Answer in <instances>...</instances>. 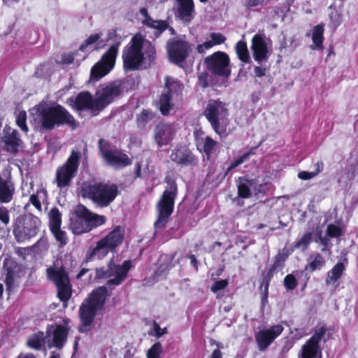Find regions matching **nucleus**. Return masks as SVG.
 Here are the masks:
<instances>
[{
	"label": "nucleus",
	"mask_w": 358,
	"mask_h": 358,
	"mask_svg": "<svg viewBox=\"0 0 358 358\" xmlns=\"http://www.w3.org/2000/svg\"><path fill=\"white\" fill-rule=\"evenodd\" d=\"M210 37L214 45L222 44L226 41V37L220 33H211Z\"/></svg>",
	"instance_id": "55"
},
{
	"label": "nucleus",
	"mask_w": 358,
	"mask_h": 358,
	"mask_svg": "<svg viewBox=\"0 0 358 358\" xmlns=\"http://www.w3.org/2000/svg\"><path fill=\"white\" fill-rule=\"evenodd\" d=\"M251 50L254 59L262 64L268 59V50L264 38L261 34H257L252 38Z\"/></svg>",
	"instance_id": "22"
},
{
	"label": "nucleus",
	"mask_w": 358,
	"mask_h": 358,
	"mask_svg": "<svg viewBox=\"0 0 358 358\" xmlns=\"http://www.w3.org/2000/svg\"><path fill=\"white\" fill-rule=\"evenodd\" d=\"M23 148L24 142L19 131L6 126L0 137V150L16 156Z\"/></svg>",
	"instance_id": "15"
},
{
	"label": "nucleus",
	"mask_w": 358,
	"mask_h": 358,
	"mask_svg": "<svg viewBox=\"0 0 358 358\" xmlns=\"http://www.w3.org/2000/svg\"><path fill=\"white\" fill-rule=\"evenodd\" d=\"M167 50L171 62L175 64H178L185 62L187 59L190 46L186 41L176 39L168 43Z\"/></svg>",
	"instance_id": "19"
},
{
	"label": "nucleus",
	"mask_w": 358,
	"mask_h": 358,
	"mask_svg": "<svg viewBox=\"0 0 358 358\" xmlns=\"http://www.w3.org/2000/svg\"><path fill=\"white\" fill-rule=\"evenodd\" d=\"M255 179H249L248 177H239V183L237 185L238 196L240 198L248 199L252 196L250 186L255 184Z\"/></svg>",
	"instance_id": "28"
},
{
	"label": "nucleus",
	"mask_w": 358,
	"mask_h": 358,
	"mask_svg": "<svg viewBox=\"0 0 358 358\" xmlns=\"http://www.w3.org/2000/svg\"><path fill=\"white\" fill-rule=\"evenodd\" d=\"M124 83L114 81L101 87L95 94V105L99 113L120 96L124 90Z\"/></svg>",
	"instance_id": "14"
},
{
	"label": "nucleus",
	"mask_w": 358,
	"mask_h": 358,
	"mask_svg": "<svg viewBox=\"0 0 358 358\" xmlns=\"http://www.w3.org/2000/svg\"><path fill=\"white\" fill-rule=\"evenodd\" d=\"M38 123L41 129L47 131L62 125H66L71 129H75L78 127L74 117L59 103L38 109Z\"/></svg>",
	"instance_id": "2"
},
{
	"label": "nucleus",
	"mask_w": 358,
	"mask_h": 358,
	"mask_svg": "<svg viewBox=\"0 0 358 358\" xmlns=\"http://www.w3.org/2000/svg\"><path fill=\"white\" fill-rule=\"evenodd\" d=\"M276 271L275 269L273 268L271 266L268 268L266 273L264 274V272L262 273V275H264L263 280H266L267 281L271 282V279L273 277L274 273Z\"/></svg>",
	"instance_id": "64"
},
{
	"label": "nucleus",
	"mask_w": 358,
	"mask_h": 358,
	"mask_svg": "<svg viewBox=\"0 0 358 358\" xmlns=\"http://www.w3.org/2000/svg\"><path fill=\"white\" fill-rule=\"evenodd\" d=\"M0 221L4 225H8L10 222L9 210L6 207L0 206Z\"/></svg>",
	"instance_id": "54"
},
{
	"label": "nucleus",
	"mask_w": 358,
	"mask_h": 358,
	"mask_svg": "<svg viewBox=\"0 0 358 358\" xmlns=\"http://www.w3.org/2000/svg\"><path fill=\"white\" fill-rule=\"evenodd\" d=\"M110 71L109 69L98 62L91 69L90 79L92 80H99Z\"/></svg>",
	"instance_id": "36"
},
{
	"label": "nucleus",
	"mask_w": 358,
	"mask_h": 358,
	"mask_svg": "<svg viewBox=\"0 0 358 358\" xmlns=\"http://www.w3.org/2000/svg\"><path fill=\"white\" fill-rule=\"evenodd\" d=\"M152 112L150 110L143 109L141 113L136 116V123L138 127H145L152 118Z\"/></svg>",
	"instance_id": "40"
},
{
	"label": "nucleus",
	"mask_w": 358,
	"mask_h": 358,
	"mask_svg": "<svg viewBox=\"0 0 358 358\" xmlns=\"http://www.w3.org/2000/svg\"><path fill=\"white\" fill-rule=\"evenodd\" d=\"M51 233L54 235L55 239L59 242L62 246L67 244L68 238L64 231L61 229V227L50 229Z\"/></svg>",
	"instance_id": "42"
},
{
	"label": "nucleus",
	"mask_w": 358,
	"mask_h": 358,
	"mask_svg": "<svg viewBox=\"0 0 358 358\" xmlns=\"http://www.w3.org/2000/svg\"><path fill=\"white\" fill-rule=\"evenodd\" d=\"M329 9L331 10L329 14L330 23L334 29H337L343 22V4L339 5L338 8L331 5Z\"/></svg>",
	"instance_id": "32"
},
{
	"label": "nucleus",
	"mask_w": 358,
	"mask_h": 358,
	"mask_svg": "<svg viewBox=\"0 0 358 358\" xmlns=\"http://www.w3.org/2000/svg\"><path fill=\"white\" fill-rule=\"evenodd\" d=\"M118 188L115 184L95 182L82 187L81 196L92 200L101 207L108 206L118 194Z\"/></svg>",
	"instance_id": "6"
},
{
	"label": "nucleus",
	"mask_w": 358,
	"mask_h": 358,
	"mask_svg": "<svg viewBox=\"0 0 358 358\" xmlns=\"http://www.w3.org/2000/svg\"><path fill=\"white\" fill-rule=\"evenodd\" d=\"M59 263L57 259L53 265L48 267L46 269V275L57 287V297L60 301L66 303L72 296V285L68 272L62 264L59 266Z\"/></svg>",
	"instance_id": "9"
},
{
	"label": "nucleus",
	"mask_w": 358,
	"mask_h": 358,
	"mask_svg": "<svg viewBox=\"0 0 358 358\" xmlns=\"http://www.w3.org/2000/svg\"><path fill=\"white\" fill-rule=\"evenodd\" d=\"M313 234L311 232H306L300 239L294 244V248L300 249L301 252H305L310 243L312 242Z\"/></svg>",
	"instance_id": "39"
},
{
	"label": "nucleus",
	"mask_w": 358,
	"mask_h": 358,
	"mask_svg": "<svg viewBox=\"0 0 358 358\" xmlns=\"http://www.w3.org/2000/svg\"><path fill=\"white\" fill-rule=\"evenodd\" d=\"M15 192V184L10 178L3 179L0 176V203L10 202Z\"/></svg>",
	"instance_id": "23"
},
{
	"label": "nucleus",
	"mask_w": 358,
	"mask_h": 358,
	"mask_svg": "<svg viewBox=\"0 0 358 358\" xmlns=\"http://www.w3.org/2000/svg\"><path fill=\"white\" fill-rule=\"evenodd\" d=\"M324 25L322 24L315 26L313 29L312 40L315 48L317 49L322 48V43L324 39Z\"/></svg>",
	"instance_id": "35"
},
{
	"label": "nucleus",
	"mask_w": 358,
	"mask_h": 358,
	"mask_svg": "<svg viewBox=\"0 0 358 358\" xmlns=\"http://www.w3.org/2000/svg\"><path fill=\"white\" fill-rule=\"evenodd\" d=\"M176 16L185 22H190L194 16V4L193 0H178Z\"/></svg>",
	"instance_id": "24"
},
{
	"label": "nucleus",
	"mask_w": 358,
	"mask_h": 358,
	"mask_svg": "<svg viewBox=\"0 0 358 358\" xmlns=\"http://www.w3.org/2000/svg\"><path fill=\"white\" fill-rule=\"evenodd\" d=\"M165 92H169L171 96H178L182 94L184 89L182 83L178 80H174L171 78L166 77L165 79Z\"/></svg>",
	"instance_id": "30"
},
{
	"label": "nucleus",
	"mask_w": 358,
	"mask_h": 358,
	"mask_svg": "<svg viewBox=\"0 0 358 358\" xmlns=\"http://www.w3.org/2000/svg\"><path fill=\"white\" fill-rule=\"evenodd\" d=\"M216 145L217 142L211 137L207 136L204 138L203 149L208 158L210 157Z\"/></svg>",
	"instance_id": "43"
},
{
	"label": "nucleus",
	"mask_w": 358,
	"mask_h": 358,
	"mask_svg": "<svg viewBox=\"0 0 358 358\" xmlns=\"http://www.w3.org/2000/svg\"><path fill=\"white\" fill-rule=\"evenodd\" d=\"M124 238V228L115 226L106 236L90 247L86 254V262L94 259H102L110 252H115L122 243Z\"/></svg>",
	"instance_id": "4"
},
{
	"label": "nucleus",
	"mask_w": 358,
	"mask_h": 358,
	"mask_svg": "<svg viewBox=\"0 0 358 358\" xmlns=\"http://www.w3.org/2000/svg\"><path fill=\"white\" fill-rule=\"evenodd\" d=\"M326 260L319 252H314L308 258V263L305 266V270L313 273L316 270H320L325 266Z\"/></svg>",
	"instance_id": "27"
},
{
	"label": "nucleus",
	"mask_w": 358,
	"mask_h": 358,
	"mask_svg": "<svg viewBox=\"0 0 358 358\" xmlns=\"http://www.w3.org/2000/svg\"><path fill=\"white\" fill-rule=\"evenodd\" d=\"M68 102L76 110H89L94 115L99 114L97 107L95 105V98H93L89 92H80L75 98H69Z\"/></svg>",
	"instance_id": "20"
},
{
	"label": "nucleus",
	"mask_w": 358,
	"mask_h": 358,
	"mask_svg": "<svg viewBox=\"0 0 358 358\" xmlns=\"http://www.w3.org/2000/svg\"><path fill=\"white\" fill-rule=\"evenodd\" d=\"M13 263L10 265H8L6 262L3 263V270L5 271L6 278L5 283L6 285V289L8 292H10L13 288L14 284V278H15V271L14 267L16 266L15 264L13 266Z\"/></svg>",
	"instance_id": "34"
},
{
	"label": "nucleus",
	"mask_w": 358,
	"mask_h": 358,
	"mask_svg": "<svg viewBox=\"0 0 358 358\" xmlns=\"http://www.w3.org/2000/svg\"><path fill=\"white\" fill-rule=\"evenodd\" d=\"M101 34H94L87 37L84 42L80 45L79 50L81 52H85L87 50L91 45L96 43L101 38Z\"/></svg>",
	"instance_id": "44"
},
{
	"label": "nucleus",
	"mask_w": 358,
	"mask_h": 358,
	"mask_svg": "<svg viewBox=\"0 0 358 358\" xmlns=\"http://www.w3.org/2000/svg\"><path fill=\"white\" fill-rule=\"evenodd\" d=\"M210 345H215L217 347V348L213 351L211 355L210 356V358H223L222 352H221V349L223 348V344L215 341V339L211 338L210 340Z\"/></svg>",
	"instance_id": "50"
},
{
	"label": "nucleus",
	"mask_w": 358,
	"mask_h": 358,
	"mask_svg": "<svg viewBox=\"0 0 358 358\" xmlns=\"http://www.w3.org/2000/svg\"><path fill=\"white\" fill-rule=\"evenodd\" d=\"M326 328L320 327L302 345L298 358H322V349L320 342L326 334Z\"/></svg>",
	"instance_id": "17"
},
{
	"label": "nucleus",
	"mask_w": 358,
	"mask_h": 358,
	"mask_svg": "<svg viewBox=\"0 0 358 358\" xmlns=\"http://www.w3.org/2000/svg\"><path fill=\"white\" fill-rule=\"evenodd\" d=\"M326 233L329 237L338 238L342 234V230L339 226L329 224L327 227Z\"/></svg>",
	"instance_id": "49"
},
{
	"label": "nucleus",
	"mask_w": 358,
	"mask_h": 358,
	"mask_svg": "<svg viewBox=\"0 0 358 358\" xmlns=\"http://www.w3.org/2000/svg\"><path fill=\"white\" fill-rule=\"evenodd\" d=\"M29 202L38 210H41L42 206L37 194H33L30 196Z\"/></svg>",
	"instance_id": "61"
},
{
	"label": "nucleus",
	"mask_w": 358,
	"mask_h": 358,
	"mask_svg": "<svg viewBox=\"0 0 358 358\" xmlns=\"http://www.w3.org/2000/svg\"><path fill=\"white\" fill-rule=\"evenodd\" d=\"M75 53H64L61 57V63L71 64L73 62Z\"/></svg>",
	"instance_id": "60"
},
{
	"label": "nucleus",
	"mask_w": 358,
	"mask_h": 358,
	"mask_svg": "<svg viewBox=\"0 0 358 358\" xmlns=\"http://www.w3.org/2000/svg\"><path fill=\"white\" fill-rule=\"evenodd\" d=\"M146 41L145 54L148 59L149 62H153L155 59L156 51L155 46L149 41Z\"/></svg>",
	"instance_id": "51"
},
{
	"label": "nucleus",
	"mask_w": 358,
	"mask_h": 358,
	"mask_svg": "<svg viewBox=\"0 0 358 358\" xmlns=\"http://www.w3.org/2000/svg\"><path fill=\"white\" fill-rule=\"evenodd\" d=\"M345 271V266L343 262L336 263L328 272L326 283L329 285L336 282L341 278Z\"/></svg>",
	"instance_id": "31"
},
{
	"label": "nucleus",
	"mask_w": 358,
	"mask_h": 358,
	"mask_svg": "<svg viewBox=\"0 0 358 358\" xmlns=\"http://www.w3.org/2000/svg\"><path fill=\"white\" fill-rule=\"evenodd\" d=\"M166 188L156 205L157 218L154 224L156 229L166 227L174 210L175 199L178 194V185L175 179L171 177L165 178Z\"/></svg>",
	"instance_id": "3"
},
{
	"label": "nucleus",
	"mask_w": 358,
	"mask_h": 358,
	"mask_svg": "<svg viewBox=\"0 0 358 358\" xmlns=\"http://www.w3.org/2000/svg\"><path fill=\"white\" fill-rule=\"evenodd\" d=\"M315 241L320 242L323 245V248L321 249V251L323 252L327 250V248L330 243V240L326 236H322L321 232L318 234L317 238H315Z\"/></svg>",
	"instance_id": "57"
},
{
	"label": "nucleus",
	"mask_w": 358,
	"mask_h": 358,
	"mask_svg": "<svg viewBox=\"0 0 358 358\" xmlns=\"http://www.w3.org/2000/svg\"><path fill=\"white\" fill-rule=\"evenodd\" d=\"M153 329L155 333V335L157 338H160L164 334L168 333L167 329L166 327L162 329L159 324L155 321L153 322Z\"/></svg>",
	"instance_id": "59"
},
{
	"label": "nucleus",
	"mask_w": 358,
	"mask_h": 358,
	"mask_svg": "<svg viewBox=\"0 0 358 358\" xmlns=\"http://www.w3.org/2000/svg\"><path fill=\"white\" fill-rule=\"evenodd\" d=\"M98 148L101 157L108 166L122 169L131 164L129 156L107 140L100 138Z\"/></svg>",
	"instance_id": "11"
},
{
	"label": "nucleus",
	"mask_w": 358,
	"mask_h": 358,
	"mask_svg": "<svg viewBox=\"0 0 358 358\" xmlns=\"http://www.w3.org/2000/svg\"><path fill=\"white\" fill-rule=\"evenodd\" d=\"M44 343V337L43 332H38L32 335L27 341V346L30 348L39 350Z\"/></svg>",
	"instance_id": "38"
},
{
	"label": "nucleus",
	"mask_w": 358,
	"mask_h": 358,
	"mask_svg": "<svg viewBox=\"0 0 358 358\" xmlns=\"http://www.w3.org/2000/svg\"><path fill=\"white\" fill-rule=\"evenodd\" d=\"M299 178L303 180H308L312 179L313 178L315 177V174L313 173V172H309L303 171L299 173L298 174Z\"/></svg>",
	"instance_id": "62"
},
{
	"label": "nucleus",
	"mask_w": 358,
	"mask_h": 358,
	"mask_svg": "<svg viewBox=\"0 0 358 358\" xmlns=\"http://www.w3.org/2000/svg\"><path fill=\"white\" fill-rule=\"evenodd\" d=\"M120 45V41H117L116 43L112 45L109 49L103 54L101 57L100 63L106 66L109 71H111L115 64V59L118 52V48Z\"/></svg>",
	"instance_id": "25"
},
{
	"label": "nucleus",
	"mask_w": 358,
	"mask_h": 358,
	"mask_svg": "<svg viewBox=\"0 0 358 358\" xmlns=\"http://www.w3.org/2000/svg\"><path fill=\"white\" fill-rule=\"evenodd\" d=\"M69 329L62 324H57L52 331V344L57 348L61 349L66 342Z\"/></svg>",
	"instance_id": "26"
},
{
	"label": "nucleus",
	"mask_w": 358,
	"mask_h": 358,
	"mask_svg": "<svg viewBox=\"0 0 358 358\" xmlns=\"http://www.w3.org/2000/svg\"><path fill=\"white\" fill-rule=\"evenodd\" d=\"M266 71H267V69L266 67H263V66H257L254 68L255 75L257 78H262V77L264 76L266 73Z\"/></svg>",
	"instance_id": "63"
},
{
	"label": "nucleus",
	"mask_w": 358,
	"mask_h": 358,
	"mask_svg": "<svg viewBox=\"0 0 358 358\" xmlns=\"http://www.w3.org/2000/svg\"><path fill=\"white\" fill-rule=\"evenodd\" d=\"M235 51L239 60L244 63L250 62L247 43L245 41L241 40L236 43Z\"/></svg>",
	"instance_id": "33"
},
{
	"label": "nucleus",
	"mask_w": 358,
	"mask_h": 358,
	"mask_svg": "<svg viewBox=\"0 0 358 358\" xmlns=\"http://www.w3.org/2000/svg\"><path fill=\"white\" fill-rule=\"evenodd\" d=\"M284 328L280 324L271 326L268 329L259 330L255 334V341L259 351H265L282 334Z\"/></svg>",
	"instance_id": "18"
},
{
	"label": "nucleus",
	"mask_w": 358,
	"mask_h": 358,
	"mask_svg": "<svg viewBox=\"0 0 358 358\" xmlns=\"http://www.w3.org/2000/svg\"><path fill=\"white\" fill-rule=\"evenodd\" d=\"M228 284L229 281L227 279L217 280L213 284L211 287V291L213 293H216L219 290L224 289V288H226Z\"/></svg>",
	"instance_id": "53"
},
{
	"label": "nucleus",
	"mask_w": 358,
	"mask_h": 358,
	"mask_svg": "<svg viewBox=\"0 0 358 358\" xmlns=\"http://www.w3.org/2000/svg\"><path fill=\"white\" fill-rule=\"evenodd\" d=\"M171 160L180 167L193 168L198 165L199 158L185 144H178L171 151Z\"/></svg>",
	"instance_id": "16"
},
{
	"label": "nucleus",
	"mask_w": 358,
	"mask_h": 358,
	"mask_svg": "<svg viewBox=\"0 0 358 358\" xmlns=\"http://www.w3.org/2000/svg\"><path fill=\"white\" fill-rule=\"evenodd\" d=\"M82 155L80 151L72 150L66 162L56 171L57 187L63 188L69 186L78 172Z\"/></svg>",
	"instance_id": "12"
},
{
	"label": "nucleus",
	"mask_w": 358,
	"mask_h": 358,
	"mask_svg": "<svg viewBox=\"0 0 358 358\" xmlns=\"http://www.w3.org/2000/svg\"><path fill=\"white\" fill-rule=\"evenodd\" d=\"M204 64L207 70L215 76L226 79L231 76L230 58L224 52L217 51L206 57Z\"/></svg>",
	"instance_id": "13"
},
{
	"label": "nucleus",
	"mask_w": 358,
	"mask_h": 358,
	"mask_svg": "<svg viewBox=\"0 0 358 358\" xmlns=\"http://www.w3.org/2000/svg\"><path fill=\"white\" fill-rule=\"evenodd\" d=\"M155 27H152V29H156L155 34L159 35L162 32H164L167 28L169 27V23L166 20H156L155 23L154 24Z\"/></svg>",
	"instance_id": "52"
},
{
	"label": "nucleus",
	"mask_w": 358,
	"mask_h": 358,
	"mask_svg": "<svg viewBox=\"0 0 358 358\" xmlns=\"http://www.w3.org/2000/svg\"><path fill=\"white\" fill-rule=\"evenodd\" d=\"M74 217L71 220L70 229L75 235H82L103 225L107 218L90 210L85 206L79 204L74 210Z\"/></svg>",
	"instance_id": "5"
},
{
	"label": "nucleus",
	"mask_w": 358,
	"mask_h": 358,
	"mask_svg": "<svg viewBox=\"0 0 358 358\" xmlns=\"http://www.w3.org/2000/svg\"><path fill=\"white\" fill-rule=\"evenodd\" d=\"M171 98L172 96L171 94H169V92L164 91L159 96V100L156 102V106L163 115H168L174 106L171 102Z\"/></svg>",
	"instance_id": "29"
},
{
	"label": "nucleus",
	"mask_w": 358,
	"mask_h": 358,
	"mask_svg": "<svg viewBox=\"0 0 358 358\" xmlns=\"http://www.w3.org/2000/svg\"><path fill=\"white\" fill-rule=\"evenodd\" d=\"M203 114L216 134L220 136L226 135L229 124V114L226 103L219 99H210L208 101Z\"/></svg>",
	"instance_id": "7"
},
{
	"label": "nucleus",
	"mask_w": 358,
	"mask_h": 358,
	"mask_svg": "<svg viewBox=\"0 0 358 358\" xmlns=\"http://www.w3.org/2000/svg\"><path fill=\"white\" fill-rule=\"evenodd\" d=\"M16 124L20 129L27 133L29 131V127L27 124V113L24 110L20 111L16 118Z\"/></svg>",
	"instance_id": "45"
},
{
	"label": "nucleus",
	"mask_w": 358,
	"mask_h": 358,
	"mask_svg": "<svg viewBox=\"0 0 358 358\" xmlns=\"http://www.w3.org/2000/svg\"><path fill=\"white\" fill-rule=\"evenodd\" d=\"M176 128L173 124L159 122L155 128L154 138L158 147L169 145L173 139Z\"/></svg>",
	"instance_id": "21"
},
{
	"label": "nucleus",
	"mask_w": 358,
	"mask_h": 358,
	"mask_svg": "<svg viewBox=\"0 0 358 358\" xmlns=\"http://www.w3.org/2000/svg\"><path fill=\"white\" fill-rule=\"evenodd\" d=\"M257 148V146L252 147L249 151L234 160L227 168L225 175H227L231 170L247 161L251 155H255L256 153L255 151Z\"/></svg>",
	"instance_id": "37"
},
{
	"label": "nucleus",
	"mask_w": 358,
	"mask_h": 358,
	"mask_svg": "<svg viewBox=\"0 0 358 358\" xmlns=\"http://www.w3.org/2000/svg\"><path fill=\"white\" fill-rule=\"evenodd\" d=\"M132 267L131 260H125L122 264H117L110 260L107 267L96 268L95 279H108L106 285L100 286L92 291L81 303L78 315L80 324L78 327L80 333H87L93 327V322L98 311L102 310L109 296L108 289L112 291L115 287L122 285L127 278Z\"/></svg>",
	"instance_id": "1"
},
{
	"label": "nucleus",
	"mask_w": 358,
	"mask_h": 358,
	"mask_svg": "<svg viewBox=\"0 0 358 358\" xmlns=\"http://www.w3.org/2000/svg\"><path fill=\"white\" fill-rule=\"evenodd\" d=\"M41 224V220L33 214L21 215L15 220L13 234L17 243H23L35 237Z\"/></svg>",
	"instance_id": "10"
},
{
	"label": "nucleus",
	"mask_w": 358,
	"mask_h": 358,
	"mask_svg": "<svg viewBox=\"0 0 358 358\" xmlns=\"http://www.w3.org/2000/svg\"><path fill=\"white\" fill-rule=\"evenodd\" d=\"M283 283L287 290H293L298 285L297 280L293 274H287L284 278Z\"/></svg>",
	"instance_id": "48"
},
{
	"label": "nucleus",
	"mask_w": 358,
	"mask_h": 358,
	"mask_svg": "<svg viewBox=\"0 0 358 358\" xmlns=\"http://www.w3.org/2000/svg\"><path fill=\"white\" fill-rule=\"evenodd\" d=\"M145 39L141 34H136L122 51L123 68L125 71L139 70L144 63L143 52Z\"/></svg>",
	"instance_id": "8"
},
{
	"label": "nucleus",
	"mask_w": 358,
	"mask_h": 358,
	"mask_svg": "<svg viewBox=\"0 0 358 358\" xmlns=\"http://www.w3.org/2000/svg\"><path fill=\"white\" fill-rule=\"evenodd\" d=\"M162 352V346L159 342L154 343L148 350L147 358H159Z\"/></svg>",
	"instance_id": "46"
},
{
	"label": "nucleus",
	"mask_w": 358,
	"mask_h": 358,
	"mask_svg": "<svg viewBox=\"0 0 358 358\" xmlns=\"http://www.w3.org/2000/svg\"><path fill=\"white\" fill-rule=\"evenodd\" d=\"M47 64L45 63L40 64L35 69L34 75L38 78H43L47 72Z\"/></svg>",
	"instance_id": "58"
},
{
	"label": "nucleus",
	"mask_w": 358,
	"mask_h": 358,
	"mask_svg": "<svg viewBox=\"0 0 358 358\" xmlns=\"http://www.w3.org/2000/svg\"><path fill=\"white\" fill-rule=\"evenodd\" d=\"M287 258V255L282 252H278L274 257V262L271 266L273 268L275 269L276 271L278 269H281L283 266L284 263L286 261Z\"/></svg>",
	"instance_id": "47"
},
{
	"label": "nucleus",
	"mask_w": 358,
	"mask_h": 358,
	"mask_svg": "<svg viewBox=\"0 0 358 358\" xmlns=\"http://www.w3.org/2000/svg\"><path fill=\"white\" fill-rule=\"evenodd\" d=\"M62 214L57 208H53L50 212V229L61 227Z\"/></svg>",
	"instance_id": "41"
},
{
	"label": "nucleus",
	"mask_w": 358,
	"mask_h": 358,
	"mask_svg": "<svg viewBox=\"0 0 358 358\" xmlns=\"http://www.w3.org/2000/svg\"><path fill=\"white\" fill-rule=\"evenodd\" d=\"M208 73L206 71L201 72L199 76V84L202 88H206L208 86Z\"/></svg>",
	"instance_id": "56"
}]
</instances>
